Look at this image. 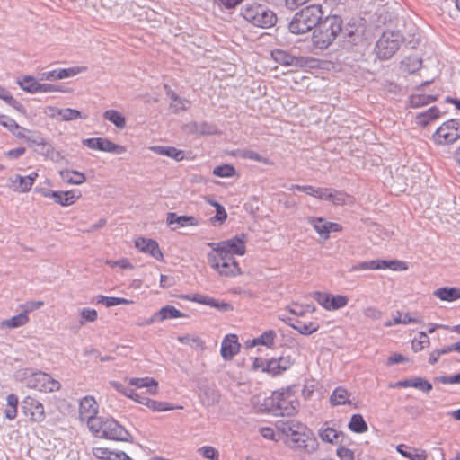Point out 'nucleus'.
<instances>
[{
  "mask_svg": "<svg viewBox=\"0 0 460 460\" xmlns=\"http://www.w3.org/2000/svg\"><path fill=\"white\" fill-rule=\"evenodd\" d=\"M343 21L337 14L323 17L315 30H314L313 45L319 49H326L332 44L337 36L342 31Z\"/></svg>",
  "mask_w": 460,
  "mask_h": 460,
  "instance_id": "1",
  "label": "nucleus"
},
{
  "mask_svg": "<svg viewBox=\"0 0 460 460\" xmlns=\"http://www.w3.org/2000/svg\"><path fill=\"white\" fill-rule=\"evenodd\" d=\"M323 16L322 5L310 4L296 13L288 23V30L296 35L305 34L316 29Z\"/></svg>",
  "mask_w": 460,
  "mask_h": 460,
  "instance_id": "2",
  "label": "nucleus"
},
{
  "mask_svg": "<svg viewBox=\"0 0 460 460\" xmlns=\"http://www.w3.org/2000/svg\"><path fill=\"white\" fill-rule=\"evenodd\" d=\"M240 15L252 25L263 29L272 27L277 22V16L273 11L255 2L243 5Z\"/></svg>",
  "mask_w": 460,
  "mask_h": 460,
  "instance_id": "3",
  "label": "nucleus"
},
{
  "mask_svg": "<svg viewBox=\"0 0 460 460\" xmlns=\"http://www.w3.org/2000/svg\"><path fill=\"white\" fill-rule=\"evenodd\" d=\"M89 430L100 438L128 442L132 439L130 433L113 418L99 417Z\"/></svg>",
  "mask_w": 460,
  "mask_h": 460,
  "instance_id": "4",
  "label": "nucleus"
},
{
  "mask_svg": "<svg viewBox=\"0 0 460 460\" xmlns=\"http://www.w3.org/2000/svg\"><path fill=\"white\" fill-rule=\"evenodd\" d=\"M19 376L27 387L42 393L56 392L61 387L59 381L54 379L50 375L32 368L22 369L19 372Z\"/></svg>",
  "mask_w": 460,
  "mask_h": 460,
  "instance_id": "5",
  "label": "nucleus"
},
{
  "mask_svg": "<svg viewBox=\"0 0 460 460\" xmlns=\"http://www.w3.org/2000/svg\"><path fill=\"white\" fill-rule=\"evenodd\" d=\"M269 404L273 415L292 416L296 412L299 402L289 390H282L273 392Z\"/></svg>",
  "mask_w": 460,
  "mask_h": 460,
  "instance_id": "6",
  "label": "nucleus"
},
{
  "mask_svg": "<svg viewBox=\"0 0 460 460\" xmlns=\"http://www.w3.org/2000/svg\"><path fill=\"white\" fill-rule=\"evenodd\" d=\"M460 139V119H450L443 122L432 134L431 140L437 146H449Z\"/></svg>",
  "mask_w": 460,
  "mask_h": 460,
  "instance_id": "7",
  "label": "nucleus"
},
{
  "mask_svg": "<svg viewBox=\"0 0 460 460\" xmlns=\"http://www.w3.org/2000/svg\"><path fill=\"white\" fill-rule=\"evenodd\" d=\"M403 37L399 31H387L383 32L376 44V52L380 59L391 58L399 49Z\"/></svg>",
  "mask_w": 460,
  "mask_h": 460,
  "instance_id": "8",
  "label": "nucleus"
},
{
  "mask_svg": "<svg viewBox=\"0 0 460 460\" xmlns=\"http://www.w3.org/2000/svg\"><path fill=\"white\" fill-rule=\"evenodd\" d=\"M278 429L289 438V447L295 449H307L308 436L305 433L306 427L301 423L289 420L279 423Z\"/></svg>",
  "mask_w": 460,
  "mask_h": 460,
  "instance_id": "9",
  "label": "nucleus"
},
{
  "mask_svg": "<svg viewBox=\"0 0 460 460\" xmlns=\"http://www.w3.org/2000/svg\"><path fill=\"white\" fill-rule=\"evenodd\" d=\"M208 260L211 267L217 270L221 276L235 277L241 274V269L234 256L211 252L208 254Z\"/></svg>",
  "mask_w": 460,
  "mask_h": 460,
  "instance_id": "10",
  "label": "nucleus"
},
{
  "mask_svg": "<svg viewBox=\"0 0 460 460\" xmlns=\"http://www.w3.org/2000/svg\"><path fill=\"white\" fill-rule=\"evenodd\" d=\"M245 242L246 235L244 234H241L220 243H210L208 245L211 246L213 248V252L217 254L230 256H234L235 254L242 256L245 254Z\"/></svg>",
  "mask_w": 460,
  "mask_h": 460,
  "instance_id": "11",
  "label": "nucleus"
},
{
  "mask_svg": "<svg viewBox=\"0 0 460 460\" xmlns=\"http://www.w3.org/2000/svg\"><path fill=\"white\" fill-rule=\"evenodd\" d=\"M98 413V404L93 396L84 397L79 403V418L82 422H85L88 429L95 427L94 423L100 416Z\"/></svg>",
  "mask_w": 460,
  "mask_h": 460,
  "instance_id": "12",
  "label": "nucleus"
},
{
  "mask_svg": "<svg viewBox=\"0 0 460 460\" xmlns=\"http://www.w3.org/2000/svg\"><path fill=\"white\" fill-rule=\"evenodd\" d=\"M83 145L92 150H98L111 154L121 155L126 152V147L113 143L106 137H91L82 141Z\"/></svg>",
  "mask_w": 460,
  "mask_h": 460,
  "instance_id": "13",
  "label": "nucleus"
},
{
  "mask_svg": "<svg viewBox=\"0 0 460 460\" xmlns=\"http://www.w3.org/2000/svg\"><path fill=\"white\" fill-rule=\"evenodd\" d=\"M272 58L279 65L285 66H294L296 68H303L310 66L312 58L305 57H296L283 49H274L271 51Z\"/></svg>",
  "mask_w": 460,
  "mask_h": 460,
  "instance_id": "14",
  "label": "nucleus"
},
{
  "mask_svg": "<svg viewBox=\"0 0 460 460\" xmlns=\"http://www.w3.org/2000/svg\"><path fill=\"white\" fill-rule=\"evenodd\" d=\"M21 411L31 420L41 422L45 419L43 404L31 396H26L21 403Z\"/></svg>",
  "mask_w": 460,
  "mask_h": 460,
  "instance_id": "15",
  "label": "nucleus"
},
{
  "mask_svg": "<svg viewBox=\"0 0 460 460\" xmlns=\"http://www.w3.org/2000/svg\"><path fill=\"white\" fill-rule=\"evenodd\" d=\"M43 196L52 199L55 203L60 206L67 207L75 204L81 198L82 193L79 190L66 191L48 190L43 192Z\"/></svg>",
  "mask_w": 460,
  "mask_h": 460,
  "instance_id": "16",
  "label": "nucleus"
},
{
  "mask_svg": "<svg viewBox=\"0 0 460 460\" xmlns=\"http://www.w3.org/2000/svg\"><path fill=\"white\" fill-rule=\"evenodd\" d=\"M236 334H227L221 342L220 354L225 360H231L240 350Z\"/></svg>",
  "mask_w": 460,
  "mask_h": 460,
  "instance_id": "17",
  "label": "nucleus"
},
{
  "mask_svg": "<svg viewBox=\"0 0 460 460\" xmlns=\"http://www.w3.org/2000/svg\"><path fill=\"white\" fill-rule=\"evenodd\" d=\"M166 223L172 230L175 231L179 227L197 226L199 221L193 216L178 215L175 212L167 213Z\"/></svg>",
  "mask_w": 460,
  "mask_h": 460,
  "instance_id": "18",
  "label": "nucleus"
},
{
  "mask_svg": "<svg viewBox=\"0 0 460 460\" xmlns=\"http://www.w3.org/2000/svg\"><path fill=\"white\" fill-rule=\"evenodd\" d=\"M85 70L86 67L84 66H72L68 68L54 69L51 71L43 72L41 74V79L49 81L61 80L73 77Z\"/></svg>",
  "mask_w": 460,
  "mask_h": 460,
  "instance_id": "19",
  "label": "nucleus"
},
{
  "mask_svg": "<svg viewBox=\"0 0 460 460\" xmlns=\"http://www.w3.org/2000/svg\"><path fill=\"white\" fill-rule=\"evenodd\" d=\"M135 246L139 251L150 254L156 260L163 259V252L159 248L158 243L153 239L138 238L135 241Z\"/></svg>",
  "mask_w": 460,
  "mask_h": 460,
  "instance_id": "20",
  "label": "nucleus"
},
{
  "mask_svg": "<svg viewBox=\"0 0 460 460\" xmlns=\"http://www.w3.org/2000/svg\"><path fill=\"white\" fill-rule=\"evenodd\" d=\"M395 388L401 387H413L422 391L423 393H429L432 390V384L422 377H413L404 380H400L394 385Z\"/></svg>",
  "mask_w": 460,
  "mask_h": 460,
  "instance_id": "21",
  "label": "nucleus"
},
{
  "mask_svg": "<svg viewBox=\"0 0 460 460\" xmlns=\"http://www.w3.org/2000/svg\"><path fill=\"white\" fill-rule=\"evenodd\" d=\"M230 155L232 156H234L237 158L252 160V161L261 163L266 165L273 164V162L270 159H269L268 157L262 156L260 154H258L257 152L251 150V149H247V148L234 149L230 152Z\"/></svg>",
  "mask_w": 460,
  "mask_h": 460,
  "instance_id": "22",
  "label": "nucleus"
},
{
  "mask_svg": "<svg viewBox=\"0 0 460 460\" xmlns=\"http://www.w3.org/2000/svg\"><path fill=\"white\" fill-rule=\"evenodd\" d=\"M164 89L166 95L175 103H171L170 108L173 113H178L180 111H187L190 108V102L185 98L179 96L168 84H164Z\"/></svg>",
  "mask_w": 460,
  "mask_h": 460,
  "instance_id": "23",
  "label": "nucleus"
},
{
  "mask_svg": "<svg viewBox=\"0 0 460 460\" xmlns=\"http://www.w3.org/2000/svg\"><path fill=\"white\" fill-rule=\"evenodd\" d=\"M128 385L137 388H146L150 394H156L158 392V382L149 376L131 377L128 379Z\"/></svg>",
  "mask_w": 460,
  "mask_h": 460,
  "instance_id": "24",
  "label": "nucleus"
},
{
  "mask_svg": "<svg viewBox=\"0 0 460 460\" xmlns=\"http://www.w3.org/2000/svg\"><path fill=\"white\" fill-rule=\"evenodd\" d=\"M150 150L156 155L172 158L177 162L182 161L185 157L184 151L174 146H153L150 147Z\"/></svg>",
  "mask_w": 460,
  "mask_h": 460,
  "instance_id": "25",
  "label": "nucleus"
},
{
  "mask_svg": "<svg viewBox=\"0 0 460 460\" xmlns=\"http://www.w3.org/2000/svg\"><path fill=\"white\" fill-rule=\"evenodd\" d=\"M440 110L437 106H432L427 111L416 115V123L420 127H427L432 120L440 117Z\"/></svg>",
  "mask_w": 460,
  "mask_h": 460,
  "instance_id": "26",
  "label": "nucleus"
},
{
  "mask_svg": "<svg viewBox=\"0 0 460 460\" xmlns=\"http://www.w3.org/2000/svg\"><path fill=\"white\" fill-rule=\"evenodd\" d=\"M34 151L55 163H58L64 158L60 152L57 151L47 140L43 141L40 146L35 147Z\"/></svg>",
  "mask_w": 460,
  "mask_h": 460,
  "instance_id": "27",
  "label": "nucleus"
},
{
  "mask_svg": "<svg viewBox=\"0 0 460 460\" xmlns=\"http://www.w3.org/2000/svg\"><path fill=\"white\" fill-rule=\"evenodd\" d=\"M396 449L402 456L411 460H426L428 457L425 450L411 447L404 444L398 445Z\"/></svg>",
  "mask_w": 460,
  "mask_h": 460,
  "instance_id": "28",
  "label": "nucleus"
},
{
  "mask_svg": "<svg viewBox=\"0 0 460 460\" xmlns=\"http://www.w3.org/2000/svg\"><path fill=\"white\" fill-rule=\"evenodd\" d=\"M290 366L291 363L289 360H286L285 365H281V358H273L270 360H266L265 373H268L272 376H276L288 370Z\"/></svg>",
  "mask_w": 460,
  "mask_h": 460,
  "instance_id": "29",
  "label": "nucleus"
},
{
  "mask_svg": "<svg viewBox=\"0 0 460 460\" xmlns=\"http://www.w3.org/2000/svg\"><path fill=\"white\" fill-rule=\"evenodd\" d=\"M344 44L349 47H354L358 44L362 39V33L354 26L349 23L345 29H342Z\"/></svg>",
  "mask_w": 460,
  "mask_h": 460,
  "instance_id": "30",
  "label": "nucleus"
},
{
  "mask_svg": "<svg viewBox=\"0 0 460 460\" xmlns=\"http://www.w3.org/2000/svg\"><path fill=\"white\" fill-rule=\"evenodd\" d=\"M438 100V95L435 94H425V93H417L411 94L409 97V107L412 109H417L432 103Z\"/></svg>",
  "mask_w": 460,
  "mask_h": 460,
  "instance_id": "31",
  "label": "nucleus"
},
{
  "mask_svg": "<svg viewBox=\"0 0 460 460\" xmlns=\"http://www.w3.org/2000/svg\"><path fill=\"white\" fill-rule=\"evenodd\" d=\"M349 397V393L348 390L343 386H338L332 391L330 396V403L332 406L350 404L351 402Z\"/></svg>",
  "mask_w": 460,
  "mask_h": 460,
  "instance_id": "32",
  "label": "nucleus"
},
{
  "mask_svg": "<svg viewBox=\"0 0 460 460\" xmlns=\"http://www.w3.org/2000/svg\"><path fill=\"white\" fill-rule=\"evenodd\" d=\"M59 175L64 181L74 185H80L86 180L84 173L75 170L64 169Z\"/></svg>",
  "mask_w": 460,
  "mask_h": 460,
  "instance_id": "33",
  "label": "nucleus"
},
{
  "mask_svg": "<svg viewBox=\"0 0 460 460\" xmlns=\"http://www.w3.org/2000/svg\"><path fill=\"white\" fill-rule=\"evenodd\" d=\"M435 296L442 301L453 302L460 298V288H439L434 292Z\"/></svg>",
  "mask_w": 460,
  "mask_h": 460,
  "instance_id": "34",
  "label": "nucleus"
},
{
  "mask_svg": "<svg viewBox=\"0 0 460 460\" xmlns=\"http://www.w3.org/2000/svg\"><path fill=\"white\" fill-rule=\"evenodd\" d=\"M49 110L53 111L51 114L52 117H55V115H59L61 117V119L64 121H71L77 119L79 118H83L82 113L80 111L71 108H55V107H49Z\"/></svg>",
  "mask_w": 460,
  "mask_h": 460,
  "instance_id": "35",
  "label": "nucleus"
},
{
  "mask_svg": "<svg viewBox=\"0 0 460 460\" xmlns=\"http://www.w3.org/2000/svg\"><path fill=\"white\" fill-rule=\"evenodd\" d=\"M157 314L161 322L164 320L188 317L187 314L181 313L180 310H178L172 305L163 306L159 311H157Z\"/></svg>",
  "mask_w": 460,
  "mask_h": 460,
  "instance_id": "36",
  "label": "nucleus"
},
{
  "mask_svg": "<svg viewBox=\"0 0 460 460\" xmlns=\"http://www.w3.org/2000/svg\"><path fill=\"white\" fill-rule=\"evenodd\" d=\"M340 436H343V433L327 426V423H325L319 430V437L323 441L327 443H337Z\"/></svg>",
  "mask_w": 460,
  "mask_h": 460,
  "instance_id": "37",
  "label": "nucleus"
},
{
  "mask_svg": "<svg viewBox=\"0 0 460 460\" xmlns=\"http://www.w3.org/2000/svg\"><path fill=\"white\" fill-rule=\"evenodd\" d=\"M349 429L355 433H364L368 427L363 416L359 413L353 414L348 425Z\"/></svg>",
  "mask_w": 460,
  "mask_h": 460,
  "instance_id": "38",
  "label": "nucleus"
},
{
  "mask_svg": "<svg viewBox=\"0 0 460 460\" xmlns=\"http://www.w3.org/2000/svg\"><path fill=\"white\" fill-rule=\"evenodd\" d=\"M103 118L111 122L118 128H124L126 127L125 116L116 110L106 111L103 113Z\"/></svg>",
  "mask_w": 460,
  "mask_h": 460,
  "instance_id": "39",
  "label": "nucleus"
},
{
  "mask_svg": "<svg viewBox=\"0 0 460 460\" xmlns=\"http://www.w3.org/2000/svg\"><path fill=\"white\" fill-rule=\"evenodd\" d=\"M308 222L320 236L325 240L329 238L328 221L323 217H310Z\"/></svg>",
  "mask_w": 460,
  "mask_h": 460,
  "instance_id": "40",
  "label": "nucleus"
},
{
  "mask_svg": "<svg viewBox=\"0 0 460 460\" xmlns=\"http://www.w3.org/2000/svg\"><path fill=\"white\" fill-rule=\"evenodd\" d=\"M95 302L97 304H102L106 307H112L119 305H130L132 304L131 300L123 298V297H115V296H106L99 295L95 297Z\"/></svg>",
  "mask_w": 460,
  "mask_h": 460,
  "instance_id": "41",
  "label": "nucleus"
},
{
  "mask_svg": "<svg viewBox=\"0 0 460 460\" xmlns=\"http://www.w3.org/2000/svg\"><path fill=\"white\" fill-rule=\"evenodd\" d=\"M146 402V406L147 408H149L153 411H157V412L167 411H172V410H175V409H182L183 408L181 405H172L169 402L155 401V400H153V399H150V398Z\"/></svg>",
  "mask_w": 460,
  "mask_h": 460,
  "instance_id": "42",
  "label": "nucleus"
},
{
  "mask_svg": "<svg viewBox=\"0 0 460 460\" xmlns=\"http://www.w3.org/2000/svg\"><path fill=\"white\" fill-rule=\"evenodd\" d=\"M385 266L384 262H381V260H372L369 261H362L352 265L349 271H359V270H382V267Z\"/></svg>",
  "mask_w": 460,
  "mask_h": 460,
  "instance_id": "43",
  "label": "nucleus"
},
{
  "mask_svg": "<svg viewBox=\"0 0 460 460\" xmlns=\"http://www.w3.org/2000/svg\"><path fill=\"white\" fill-rule=\"evenodd\" d=\"M10 181L12 183L13 190L20 193L28 192L32 187V185H30V182L27 181L25 176H21L19 174L15 175L14 178H10Z\"/></svg>",
  "mask_w": 460,
  "mask_h": 460,
  "instance_id": "44",
  "label": "nucleus"
},
{
  "mask_svg": "<svg viewBox=\"0 0 460 460\" xmlns=\"http://www.w3.org/2000/svg\"><path fill=\"white\" fill-rule=\"evenodd\" d=\"M7 408L4 411L5 418L8 420H14L17 415V407L19 403V400L17 395L14 394H10L7 395Z\"/></svg>",
  "mask_w": 460,
  "mask_h": 460,
  "instance_id": "45",
  "label": "nucleus"
},
{
  "mask_svg": "<svg viewBox=\"0 0 460 460\" xmlns=\"http://www.w3.org/2000/svg\"><path fill=\"white\" fill-rule=\"evenodd\" d=\"M19 86L25 92L30 93H39L40 83L37 82L32 76H24L22 80L18 81Z\"/></svg>",
  "mask_w": 460,
  "mask_h": 460,
  "instance_id": "46",
  "label": "nucleus"
},
{
  "mask_svg": "<svg viewBox=\"0 0 460 460\" xmlns=\"http://www.w3.org/2000/svg\"><path fill=\"white\" fill-rule=\"evenodd\" d=\"M429 338L424 332H420L418 337L411 341V349L414 352H419L429 345Z\"/></svg>",
  "mask_w": 460,
  "mask_h": 460,
  "instance_id": "47",
  "label": "nucleus"
},
{
  "mask_svg": "<svg viewBox=\"0 0 460 460\" xmlns=\"http://www.w3.org/2000/svg\"><path fill=\"white\" fill-rule=\"evenodd\" d=\"M381 262L385 263L382 270H392L394 271H404L408 270V264L405 261L398 260H381Z\"/></svg>",
  "mask_w": 460,
  "mask_h": 460,
  "instance_id": "48",
  "label": "nucleus"
},
{
  "mask_svg": "<svg viewBox=\"0 0 460 460\" xmlns=\"http://www.w3.org/2000/svg\"><path fill=\"white\" fill-rule=\"evenodd\" d=\"M235 172V168L231 164H223L213 169V174L221 178L232 177Z\"/></svg>",
  "mask_w": 460,
  "mask_h": 460,
  "instance_id": "49",
  "label": "nucleus"
},
{
  "mask_svg": "<svg viewBox=\"0 0 460 460\" xmlns=\"http://www.w3.org/2000/svg\"><path fill=\"white\" fill-rule=\"evenodd\" d=\"M349 299L346 296L337 295L333 296L331 294L329 311H334L341 309L347 305Z\"/></svg>",
  "mask_w": 460,
  "mask_h": 460,
  "instance_id": "50",
  "label": "nucleus"
},
{
  "mask_svg": "<svg viewBox=\"0 0 460 460\" xmlns=\"http://www.w3.org/2000/svg\"><path fill=\"white\" fill-rule=\"evenodd\" d=\"M331 199H329L333 205L341 206L347 203V200L350 199V196L342 190H336L332 189Z\"/></svg>",
  "mask_w": 460,
  "mask_h": 460,
  "instance_id": "51",
  "label": "nucleus"
},
{
  "mask_svg": "<svg viewBox=\"0 0 460 460\" xmlns=\"http://www.w3.org/2000/svg\"><path fill=\"white\" fill-rule=\"evenodd\" d=\"M276 338V332L273 330L264 332L259 337L256 338L259 345H263L267 348H271L274 344Z\"/></svg>",
  "mask_w": 460,
  "mask_h": 460,
  "instance_id": "52",
  "label": "nucleus"
},
{
  "mask_svg": "<svg viewBox=\"0 0 460 460\" xmlns=\"http://www.w3.org/2000/svg\"><path fill=\"white\" fill-rule=\"evenodd\" d=\"M29 321L28 315L22 311L17 315H14L5 322V324L9 328H17L26 324Z\"/></svg>",
  "mask_w": 460,
  "mask_h": 460,
  "instance_id": "53",
  "label": "nucleus"
},
{
  "mask_svg": "<svg viewBox=\"0 0 460 460\" xmlns=\"http://www.w3.org/2000/svg\"><path fill=\"white\" fill-rule=\"evenodd\" d=\"M0 125L6 128L11 133H15L16 129L25 130V128L21 127L13 119L3 114L0 115Z\"/></svg>",
  "mask_w": 460,
  "mask_h": 460,
  "instance_id": "54",
  "label": "nucleus"
},
{
  "mask_svg": "<svg viewBox=\"0 0 460 460\" xmlns=\"http://www.w3.org/2000/svg\"><path fill=\"white\" fill-rule=\"evenodd\" d=\"M180 298L186 300V301H191V302H195V303H198L200 305H212V303H211L212 301H209L210 296H203V295H199V294H193V295L185 294V295H181Z\"/></svg>",
  "mask_w": 460,
  "mask_h": 460,
  "instance_id": "55",
  "label": "nucleus"
},
{
  "mask_svg": "<svg viewBox=\"0 0 460 460\" xmlns=\"http://www.w3.org/2000/svg\"><path fill=\"white\" fill-rule=\"evenodd\" d=\"M111 385L117 392L122 394L128 398L133 399L134 396L137 397V393H136L134 389L127 387L118 381H112L111 382Z\"/></svg>",
  "mask_w": 460,
  "mask_h": 460,
  "instance_id": "56",
  "label": "nucleus"
},
{
  "mask_svg": "<svg viewBox=\"0 0 460 460\" xmlns=\"http://www.w3.org/2000/svg\"><path fill=\"white\" fill-rule=\"evenodd\" d=\"M219 133L217 127L214 123L208 121L199 122V135L212 136Z\"/></svg>",
  "mask_w": 460,
  "mask_h": 460,
  "instance_id": "57",
  "label": "nucleus"
},
{
  "mask_svg": "<svg viewBox=\"0 0 460 460\" xmlns=\"http://www.w3.org/2000/svg\"><path fill=\"white\" fill-rule=\"evenodd\" d=\"M81 321L80 323L83 325L84 322L93 323L97 320L98 314L95 309L83 308L80 311Z\"/></svg>",
  "mask_w": 460,
  "mask_h": 460,
  "instance_id": "58",
  "label": "nucleus"
},
{
  "mask_svg": "<svg viewBox=\"0 0 460 460\" xmlns=\"http://www.w3.org/2000/svg\"><path fill=\"white\" fill-rule=\"evenodd\" d=\"M198 451L202 455L203 457L209 460H218L219 453L218 451L210 446H204L198 449Z\"/></svg>",
  "mask_w": 460,
  "mask_h": 460,
  "instance_id": "59",
  "label": "nucleus"
},
{
  "mask_svg": "<svg viewBox=\"0 0 460 460\" xmlns=\"http://www.w3.org/2000/svg\"><path fill=\"white\" fill-rule=\"evenodd\" d=\"M45 140L46 139L41 136V134L36 131H30L29 135L25 139L29 146L33 148L40 146Z\"/></svg>",
  "mask_w": 460,
  "mask_h": 460,
  "instance_id": "60",
  "label": "nucleus"
},
{
  "mask_svg": "<svg viewBox=\"0 0 460 460\" xmlns=\"http://www.w3.org/2000/svg\"><path fill=\"white\" fill-rule=\"evenodd\" d=\"M434 382H438L444 385H460V373H456L451 376H439L434 377Z\"/></svg>",
  "mask_w": 460,
  "mask_h": 460,
  "instance_id": "61",
  "label": "nucleus"
},
{
  "mask_svg": "<svg viewBox=\"0 0 460 460\" xmlns=\"http://www.w3.org/2000/svg\"><path fill=\"white\" fill-rule=\"evenodd\" d=\"M318 329L319 325L313 322L303 323L300 327H295V330L303 335H310L317 332Z\"/></svg>",
  "mask_w": 460,
  "mask_h": 460,
  "instance_id": "62",
  "label": "nucleus"
},
{
  "mask_svg": "<svg viewBox=\"0 0 460 460\" xmlns=\"http://www.w3.org/2000/svg\"><path fill=\"white\" fill-rule=\"evenodd\" d=\"M314 300L326 310H329L331 294L316 291L314 293Z\"/></svg>",
  "mask_w": 460,
  "mask_h": 460,
  "instance_id": "63",
  "label": "nucleus"
},
{
  "mask_svg": "<svg viewBox=\"0 0 460 460\" xmlns=\"http://www.w3.org/2000/svg\"><path fill=\"white\" fill-rule=\"evenodd\" d=\"M331 191H332V189H329V188H316V187H314V191L312 194L313 197L314 198H317L319 199H322V200H327L329 201V199H331Z\"/></svg>",
  "mask_w": 460,
  "mask_h": 460,
  "instance_id": "64",
  "label": "nucleus"
}]
</instances>
